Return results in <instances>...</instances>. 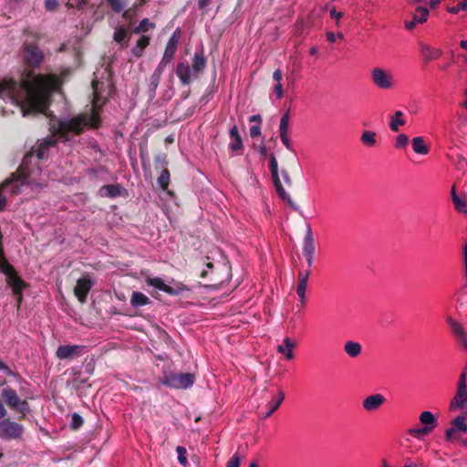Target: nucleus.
I'll list each match as a JSON object with an SVG mask.
<instances>
[{
  "label": "nucleus",
  "instance_id": "obj_1",
  "mask_svg": "<svg viewBox=\"0 0 467 467\" xmlns=\"http://www.w3.org/2000/svg\"><path fill=\"white\" fill-rule=\"evenodd\" d=\"M70 68H63L59 75L38 74L31 70L17 82L12 78L0 82V99H9L20 107L23 116L45 114L51 104V96L58 92L67 78Z\"/></svg>",
  "mask_w": 467,
  "mask_h": 467
},
{
  "label": "nucleus",
  "instance_id": "obj_2",
  "mask_svg": "<svg viewBox=\"0 0 467 467\" xmlns=\"http://www.w3.org/2000/svg\"><path fill=\"white\" fill-rule=\"evenodd\" d=\"M100 125L101 118L93 109L92 112H83L69 119H59L56 125L51 127L50 130L53 136H58L67 141L69 140V132L80 135L86 128L99 129Z\"/></svg>",
  "mask_w": 467,
  "mask_h": 467
},
{
  "label": "nucleus",
  "instance_id": "obj_3",
  "mask_svg": "<svg viewBox=\"0 0 467 467\" xmlns=\"http://www.w3.org/2000/svg\"><path fill=\"white\" fill-rule=\"evenodd\" d=\"M1 398L5 404L17 414V420H25L26 415L31 412L29 398L21 399L16 390L11 387L3 389Z\"/></svg>",
  "mask_w": 467,
  "mask_h": 467
},
{
  "label": "nucleus",
  "instance_id": "obj_4",
  "mask_svg": "<svg viewBox=\"0 0 467 467\" xmlns=\"http://www.w3.org/2000/svg\"><path fill=\"white\" fill-rule=\"evenodd\" d=\"M445 440L467 448V410L451 420L445 431Z\"/></svg>",
  "mask_w": 467,
  "mask_h": 467
},
{
  "label": "nucleus",
  "instance_id": "obj_5",
  "mask_svg": "<svg viewBox=\"0 0 467 467\" xmlns=\"http://www.w3.org/2000/svg\"><path fill=\"white\" fill-rule=\"evenodd\" d=\"M159 380L169 388L188 389L193 385L195 378L192 373L164 372Z\"/></svg>",
  "mask_w": 467,
  "mask_h": 467
},
{
  "label": "nucleus",
  "instance_id": "obj_6",
  "mask_svg": "<svg viewBox=\"0 0 467 467\" xmlns=\"http://www.w3.org/2000/svg\"><path fill=\"white\" fill-rule=\"evenodd\" d=\"M24 432V426L11 418L0 421V439L4 441H20Z\"/></svg>",
  "mask_w": 467,
  "mask_h": 467
},
{
  "label": "nucleus",
  "instance_id": "obj_7",
  "mask_svg": "<svg viewBox=\"0 0 467 467\" xmlns=\"http://www.w3.org/2000/svg\"><path fill=\"white\" fill-rule=\"evenodd\" d=\"M206 268L201 272V277L210 276L212 285H222L228 281L229 270L224 265L214 266L213 263H207Z\"/></svg>",
  "mask_w": 467,
  "mask_h": 467
},
{
  "label": "nucleus",
  "instance_id": "obj_8",
  "mask_svg": "<svg viewBox=\"0 0 467 467\" xmlns=\"http://www.w3.org/2000/svg\"><path fill=\"white\" fill-rule=\"evenodd\" d=\"M467 372L463 370L457 382V391L453 399L451 400L449 410L455 411L458 409H462L467 404V384H466Z\"/></svg>",
  "mask_w": 467,
  "mask_h": 467
},
{
  "label": "nucleus",
  "instance_id": "obj_9",
  "mask_svg": "<svg viewBox=\"0 0 467 467\" xmlns=\"http://www.w3.org/2000/svg\"><path fill=\"white\" fill-rule=\"evenodd\" d=\"M180 36L181 32L179 29H176L171 35V36L169 38L165 47L162 58L161 59L158 66L166 68L167 65L173 59L179 44Z\"/></svg>",
  "mask_w": 467,
  "mask_h": 467
},
{
  "label": "nucleus",
  "instance_id": "obj_10",
  "mask_svg": "<svg viewBox=\"0 0 467 467\" xmlns=\"http://www.w3.org/2000/svg\"><path fill=\"white\" fill-rule=\"evenodd\" d=\"M371 80L376 87L381 89H389L393 86L392 73L381 67H375L372 69Z\"/></svg>",
  "mask_w": 467,
  "mask_h": 467
},
{
  "label": "nucleus",
  "instance_id": "obj_11",
  "mask_svg": "<svg viewBox=\"0 0 467 467\" xmlns=\"http://www.w3.org/2000/svg\"><path fill=\"white\" fill-rule=\"evenodd\" d=\"M33 156H34L33 152H31V151L26 153L24 156L22 162H21L19 168L17 169L16 172L13 173L9 179L13 180V182H16V184L19 182H21L22 185L25 184L26 179L31 175V171L29 170V163H30Z\"/></svg>",
  "mask_w": 467,
  "mask_h": 467
},
{
  "label": "nucleus",
  "instance_id": "obj_12",
  "mask_svg": "<svg viewBox=\"0 0 467 467\" xmlns=\"http://www.w3.org/2000/svg\"><path fill=\"white\" fill-rule=\"evenodd\" d=\"M93 285L94 283L88 275H84L78 279L76 286L74 287V295L81 304L86 303L88 294Z\"/></svg>",
  "mask_w": 467,
  "mask_h": 467
},
{
  "label": "nucleus",
  "instance_id": "obj_13",
  "mask_svg": "<svg viewBox=\"0 0 467 467\" xmlns=\"http://www.w3.org/2000/svg\"><path fill=\"white\" fill-rule=\"evenodd\" d=\"M24 52V59L29 67H38L44 59L43 52L35 45H26Z\"/></svg>",
  "mask_w": 467,
  "mask_h": 467
},
{
  "label": "nucleus",
  "instance_id": "obj_14",
  "mask_svg": "<svg viewBox=\"0 0 467 467\" xmlns=\"http://www.w3.org/2000/svg\"><path fill=\"white\" fill-rule=\"evenodd\" d=\"M57 140L47 137L37 145L34 146L30 151L33 152V155H36L38 160H44L47 158L49 149L57 146Z\"/></svg>",
  "mask_w": 467,
  "mask_h": 467
},
{
  "label": "nucleus",
  "instance_id": "obj_15",
  "mask_svg": "<svg viewBox=\"0 0 467 467\" xmlns=\"http://www.w3.org/2000/svg\"><path fill=\"white\" fill-rule=\"evenodd\" d=\"M82 349L78 345H62L57 348L56 356L59 359L74 358L81 355Z\"/></svg>",
  "mask_w": 467,
  "mask_h": 467
},
{
  "label": "nucleus",
  "instance_id": "obj_16",
  "mask_svg": "<svg viewBox=\"0 0 467 467\" xmlns=\"http://www.w3.org/2000/svg\"><path fill=\"white\" fill-rule=\"evenodd\" d=\"M429 9L424 6H418L410 21H405L407 30H412L417 24H423L427 21Z\"/></svg>",
  "mask_w": 467,
  "mask_h": 467
},
{
  "label": "nucleus",
  "instance_id": "obj_17",
  "mask_svg": "<svg viewBox=\"0 0 467 467\" xmlns=\"http://www.w3.org/2000/svg\"><path fill=\"white\" fill-rule=\"evenodd\" d=\"M419 47L425 63L439 59L442 55L441 49L435 48L425 43H420Z\"/></svg>",
  "mask_w": 467,
  "mask_h": 467
},
{
  "label": "nucleus",
  "instance_id": "obj_18",
  "mask_svg": "<svg viewBox=\"0 0 467 467\" xmlns=\"http://www.w3.org/2000/svg\"><path fill=\"white\" fill-rule=\"evenodd\" d=\"M386 401L382 394L377 393L368 396L362 401V407L367 411H374L379 409Z\"/></svg>",
  "mask_w": 467,
  "mask_h": 467
},
{
  "label": "nucleus",
  "instance_id": "obj_19",
  "mask_svg": "<svg viewBox=\"0 0 467 467\" xmlns=\"http://www.w3.org/2000/svg\"><path fill=\"white\" fill-rule=\"evenodd\" d=\"M229 135L232 140L229 144L230 150L235 152L237 155H242L244 151V144L236 125H234L231 128Z\"/></svg>",
  "mask_w": 467,
  "mask_h": 467
},
{
  "label": "nucleus",
  "instance_id": "obj_20",
  "mask_svg": "<svg viewBox=\"0 0 467 467\" xmlns=\"http://www.w3.org/2000/svg\"><path fill=\"white\" fill-rule=\"evenodd\" d=\"M192 67L184 62H179L176 67V75L182 86L190 85L192 81L191 78Z\"/></svg>",
  "mask_w": 467,
  "mask_h": 467
},
{
  "label": "nucleus",
  "instance_id": "obj_21",
  "mask_svg": "<svg viewBox=\"0 0 467 467\" xmlns=\"http://www.w3.org/2000/svg\"><path fill=\"white\" fill-rule=\"evenodd\" d=\"M164 70H165L164 67L157 66L150 78L149 97L150 99H152L156 95V90H157L158 86L161 80V76H162Z\"/></svg>",
  "mask_w": 467,
  "mask_h": 467
},
{
  "label": "nucleus",
  "instance_id": "obj_22",
  "mask_svg": "<svg viewBox=\"0 0 467 467\" xmlns=\"http://www.w3.org/2000/svg\"><path fill=\"white\" fill-rule=\"evenodd\" d=\"M316 245L310 225H307L303 242V255L315 254Z\"/></svg>",
  "mask_w": 467,
  "mask_h": 467
},
{
  "label": "nucleus",
  "instance_id": "obj_23",
  "mask_svg": "<svg viewBox=\"0 0 467 467\" xmlns=\"http://www.w3.org/2000/svg\"><path fill=\"white\" fill-rule=\"evenodd\" d=\"M206 67V58L204 57L203 51L197 52L194 54L192 57V69L193 73V77L197 78L200 72H202Z\"/></svg>",
  "mask_w": 467,
  "mask_h": 467
},
{
  "label": "nucleus",
  "instance_id": "obj_24",
  "mask_svg": "<svg viewBox=\"0 0 467 467\" xmlns=\"http://www.w3.org/2000/svg\"><path fill=\"white\" fill-rule=\"evenodd\" d=\"M10 187L12 194H18L20 192L19 186L13 182V180L7 179L0 185V211H2L6 204V198L3 196L2 192L4 189Z\"/></svg>",
  "mask_w": 467,
  "mask_h": 467
},
{
  "label": "nucleus",
  "instance_id": "obj_25",
  "mask_svg": "<svg viewBox=\"0 0 467 467\" xmlns=\"http://www.w3.org/2000/svg\"><path fill=\"white\" fill-rule=\"evenodd\" d=\"M122 189L119 184H106L100 187L99 194L102 197L116 198L121 194Z\"/></svg>",
  "mask_w": 467,
  "mask_h": 467
},
{
  "label": "nucleus",
  "instance_id": "obj_26",
  "mask_svg": "<svg viewBox=\"0 0 467 467\" xmlns=\"http://www.w3.org/2000/svg\"><path fill=\"white\" fill-rule=\"evenodd\" d=\"M150 36H141L137 43L136 46L131 49V53L136 57H140L143 55L144 49L150 45Z\"/></svg>",
  "mask_w": 467,
  "mask_h": 467
},
{
  "label": "nucleus",
  "instance_id": "obj_27",
  "mask_svg": "<svg viewBox=\"0 0 467 467\" xmlns=\"http://www.w3.org/2000/svg\"><path fill=\"white\" fill-rule=\"evenodd\" d=\"M150 303V298L141 292L134 291L131 294L130 305L133 307H141Z\"/></svg>",
  "mask_w": 467,
  "mask_h": 467
},
{
  "label": "nucleus",
  "instance_id": "obj_28",
  "mask_svg": "<svg viewBox=\"0 0 467 467\" xmlns=\"http://www.w3.org/2000/svg\"><path fill=\"white\" fill-rule=\"evenodd\" d=\"M420 421L424 425V428L431 427V431L438 425V420L434 414L428 410L420 413Z\"/></svg>",
  "mask_w": 467,
  "mask_h": 467
},
{
  "label": "nucleus",
  "instance_id": "obj_29",
  "mask_svg": "<svg viewBox=\"0 0 467 467\" xmlns=\"http://www.w3.org/2000/svg\"><path fill=\"white\" fill-rule=\"evenodd\" d=\"M362 347L358 342L355 341H347L344 345V351L350 357V358H357L361 353Z\"/></svg>",
  "mask_w": 467,
  "mask_h": 467
},
{
  "label": "nucleus",
  "instance_id": "obj_30",
  "mask_svg": "<svg viewBox=\"0 0 467 467\" xmlns=\"http://www.w3.org/2000/svg\"><path fill=\"white\" fill-rule=\"evenodd\" d=\"M284 400L285 393L281 389H279L277 394L273 396L271 400L266 404L267 409L270 410V413H274L280 407Z\"/></svg>",
  "mask_w": 467,
  "mask_h": 467
},
{
  "label": "nucleus",
  "instance_id": "obj_31",
  "mask_svg": "<svg viewBox=\"0 0 467 467\" xmlns=\"http://www.w3.org/2000/svg\"><path fill=\"white\" fill-rule=\"evenodd\" d=\"M412 149L415 153L422 155L430 151V148L425 144L423 137H415L412 139Z\"/></svg>",
  "mask_w": 467,
  "mask_h": 467
},
{
  "label": "nucleus",
  "instance_id": "obj_32",
  "mask_svg": "<svg viewBox=\"0 0 467 467\" xmlns=\"http://www.w3.org/2000/svg\"><path fill=\"white\" fill-rule=\"evenodd\" d=\"M155 24L150 22L149 18H143L139 25L133 28L134 34L146 33L150 29L155 28Z\"/></svg>",
  "mask_w": 467,
  "mask_h": 467
},
{
  "label": "nucleus",
  "instance_id": "obj_33",
  "mask_svg": "<svg viewBox=\"0 0 467 467\" xmlns=\"http://www.w3.org/2000/svg\"><path fill=\"white\" fill-rule=\"evenodd\" d=\"M447 322L451 329L452 330V333L454 334L455 337H458V339L462 337H464V335L467 333L462 327V326L456 320L450 317L447 319Z\"/></svg>",
  "mask_w": 467,
  "mask_h": 467
},
{
  "label": "nucleus",
  "instance_id": "obj_34",
  "mask_svg": "<svg viewBox=\"0 0 467 467\" xmlns=\"http://www.w3.org/2000/svg\"><path fill=\"white\" fill-rule=\"evenodd\" d=\"M403 113L400 110H397L394 116L391 117V120L389 122V128L392 131H399V126L404 125L405 121L401 119Z\"/></svg>",
  "mask_w": 467,
  "mask_h": 467
},
{
  "label": "nucleus",
  "instance_id": "obj_35",
  "mask_svg": "<svg viewBox=\"0 0 467 467\" xmlns=\"http://www.w3.org/2000/svg\"><path fill=\"white\" fill-rule=\"evenodd\" d=\"M309 275H310V269H307L304 272L300 271L298 273L296 289H299V290L306 289Z\"/></svg>",
  "mask_w": 467,
  "mask_h": 467
},
{
  "label": "nucleus",
  "instance_id": "obj_36",
  "mask_svg": "<svg viewBox=\"0 0 467 467\" xmlns=\"http://www.w3.org/2000/svg\"><path fill=\"white\" fill-rule=\"evenodd\" d=\"M376 132L366 130L362 133L360 140L367 146L373 147L376 144Z\"/></svg>",
  "mask_w": 467,
  "mask_h": 467
},
{
  "label": "nucleus",
  "instance_id": "obj_37",
  "mask_svg": "<svg viewBox=\"0 0 467 467\" xmlns=\"http://www.w3.org/2000/svg\"><path fill=\"white\" fill-rule=\"evenodd\" d=\"M92 86H93L94 92H93V99H92V107H91L89 112H92V110L95 109L99 113V117H100V113L102 110V106L99 105V102L100 100V95L97 91L96 82H93Z\"/></svg>",
  "mask_w": 467,
  "mask_h": 467
},
{
  "label": "nucleus",
  "instance_id": "obj_38",
  "mask_svg": "<svg viewBox=\"0 0 467 467\" xmlns=\"http://www.w3.org/2000/svg\"><path fill=\"white\" fill-rule=\"evenodd\" d=\"M158 183L163 191L168 189L170 184V171L167 169H164L161 172L158 178Z\"/></svg>",
  "mask_w": 467,
  "mask_h": 467
},
{
  "label": "nucleus",
  "instance_id": "obj_39",
  "mask_svg": "<svg viewBox=\"0 0 467 467\" xmlns=\"http://www.w3.org/2000/svg\"><path fill=\"white\" fill-rule=\"evenodd\" d=\"M296 344L294 341H292L290 337H286L284 338L283 346L285 347V348H287V351L285 353L286 359L291 360L294 358L293 348L296 347Z\"/></svg>",
  "mask_w": 467,
  "mask_h": 467
},
{
  "label": "nucleus",
  "instance_id": "obj_40",
  "mask_svg": "<svg viewBox=\"0 0 467 467\" xmlns=\"http://www.w3.org/2000/svg\"><path fill=\"white\" fill-rule=\"evenodd\" d=\"M111 10L115 13H120L125 7L123 0H106Z\"/></svg>",
  "mask_w": 467,
  "mask_h": 467
},
{
  "label": "nucleus",
  "instance_id": "obj_41",
  "mask_svg": "<svg viewBox=\"0 0 467 467\" xmlns=\"http://www.w3.org/2000/svg\"><path fill=\"white\" fill-rule=\"evenodd\" d=\"M289 120H290V111L287 109L284 115L281 117L280 123H279V132H285L287 131L289 127Z\"/></svg>",
  "mask_w": 467,
  "mask_h": 467
},
{
  "label": "nucleus",
  "instance_id": "obj_42",
  "mask_svg": "<svg viewBox=\"0 0 467 467\" xmlns=\"http://www.w3.org/2000/svg\"><path fill=\"white\" fill-rule=\"evenodd\" d=\"M127 35V29L123 26H119L114 31L113 40L117 43H121L126 38Z\"/></svg>",
  "mask_w": 467,
  "mask_h": 467
},
{
  "label": "nucleus",
  "instance_id": "obj_43",
  "mask_svg": "<svg viewBox=\"0 0 467 467\" xmlns=\"http://www.w3.org/2000/svg\"><path fill=\"white\" fill-rule=\"evenodd\" d=\"M83 423L84 420L78 413L75 412L72 414L70 422V428L72 430H78L80 427H82Z\"/></svg>",
  "mask_w": 467,
  "mask_h": 467
},
{
  "label": "nucleus",
  "instance_id": "obj_44",
  "mask_svg": "<svg viewBox=\"0 0 467 467\" xmlns=\"http://www.w3.org/2000/svg\"><path fill=\"white\" fill-rule=\"evenodd\" d=\"M452 202L459 213H467V203L464 200L461 199L459 196H454Z\"/></svg>",
  "mask_w": 467,
  "mask_h": 467
},
{
  "label": "nucleus",
  "instance_id": "obj_45",
  "mask_svg": "<svg viewBox=\"0 0 467 467\" xmlns=\"http://www.w3.org/2000/svg\"><path fill=\"white\" fill-rule=\"evenodd\" d=\"M176 452L178 455L177 458H178V462H180V464H182V466H186L188 464V460L186 457V454H187L186 449L182 446H177Z\"/></svg>",
  "mask_w": 467,
  "mask_h": 467
},
{
  "label": "nucleus",
  "instance_id": "obj_46",
  "mask_svg": "<svg viewBox=\"0 0 467 467\" xmlns=\"http://www.w3.org/2000/svg\"><path fill=\"white\" fill-rule=\"evenodd\" d=\"M146 283L147 285H151L155 288H158L159 290L162 291L164 286H165V283L163 282V280L160 277H153V278H147L146 279Z\"/></svg>",
  "mask_w": 467,
  "mask_h": 467
},
{
  "label": "nucleus",
  "instance_id": "obj_47",
  "mask_svg": "<svg viewBox=\"0 0 467 467\" xmlns=\"http://www.w3.org/2000/svg\"><path fill=\"white\" fill-rule=\"evenodd\" d=\"M431 432V427L430 428H420V429H410L409 433L412 437L419 438L420 436L426 435Z\"/></svg>",
  "mask_w": 467,
  "mask_h": 467
},
{
  "label": "nucleus",
  "instance_id": "obj_48",
  "mask_svg": "<svg viewBox=\"0 0 467 467\" xmlns=\"http://www.w3.org/2000/svg\"><path fill=\"white\" fill-rule=\"evenodd\" d=\"M409 142V137L406 134H400L395 142V148H405Z\"/></svg>",
  "mask_w": 467,
  "mask_h": 467
},
{
  "label": "nucleus",
  "instance_id": "obj_49",
  "mask_svg": "<svg viewBox=\"0 0 467 467\" xmlns=\"http://www.w3.org/2000/svg\"><path fill=\"white\" fill-rule=\"evenodd\" d=\"M461 10H467V1L466 0H462L456 5L448 8V11L451 14H457Z\"/></svg>",
  "mask_w": 467,
  "mask_h": 467
},
{
  "label": "nucleus",
  "instance_id": "obj_50",
  "mask_svg": "<svg viewBox=\"0 0 467 467\" xmlns=\"http://www.w3.org/2000/svg\"><path fill=\"white\" fill-rule=\"evenodd\" d=\"M137 5H133L129 9L125 10L122 14V17L126 20H132L136 16Z\"/></svg>",
  "mask_w": 467,
  "mask_h": 467
},
{
  "label": "nucleus",
  "instance_id": "obj_51",
  "mask_svg": "<svg viewBox=\"0 0 467 467\" xmlns=\"http://www.w3.org/2000/svg\"><path fill=\"white\" fill-rule=\"evenodd\" d=\"M280 140L288 150H291V151L294 150L292 143L288 138L287 131L280 132Z\"/></svg>",
  "mask_w": 467,
  "mask_h": 467
},
{
  "label": "nucleus",
  "instance_id": "obj_52",
  "mask_svg": "<svg viewBox=\"0 0 467 467\" xmlns=\"http://www.w3.org/2000/svg\"><path fill=\"white\" fill-rule=\"evenodd\" d=\"M166 155L165 154H160V155H157L155 158H154V162H155V168L156 169H159V168H161L165 165H167V161H166Z\"/></svg>",
  "mask_w": 467,
  "mask_h": 467
},
{
  "label": "nucleus",
  "instance_id": "obj_53",
  "mask_svg": "<svg viewBox=\"0 0 467 467\" xmlns=\"http://www.w3.org/2000/svg\"><path fill=\"white\" fill-rule=\"evenodd\" d=\"M240 457L238 454H234L226 463V467H239Z\"/></svg>",
  "mask_w": 467,
  "mask_h": 467
},
{
  "label": "nucleus",
  "instance_id": "obj_54",
  "mask_svg": "<svg viewBox=\"0 0 467 467\" xmlns=\"http://www.w3.org/2000/svg\"><path fill=\"white\" fill-rule=\"evenodd\" d=\"M269 169L270 171H278V164L274 153L269 154Z\"/></svg>",
  "mask_w": 467,
  "mask_h": 467
},
{
  "label": "nucleus",
  "instance_id": "obj_55",
  "mask_svg": "<svg viewBox=\"0 0 467 467\" xmlns=\"http://www.w3.org/2000/svg\"><path fill=\"white\" fill-rule=\"evenodd\" d=\"M58 6L57 0H45V7L47 11H54Z\"/></svg>",
  "mask_w": 467,
  "mask_h": 467
},
{
  "label": "nucleus",
  "instance_id": "obj_56",
  "mask_svg": "<svg viewBox=\"0 0 467 467\" xmlns=\"http://www.w3.org/2000/svg\"><path fill=\"white\" fill-rule=\"evenodd\" d=\"M0 370H2L6 376H14L15 375V373L12 371V369L1 359H0Z\"/></svg>",
  "mask_w": 467,
  "mask_h": 467
},
{
  "label": "nucleus",
  "instance_id": "obj_57",
  "mask_svg": "<svg viewBox=\"0 0 467 467\" xmlns=\"http://www.w3.org/2000/svg\"><path fill=\"white\" fill-rule=\"evenodd\" d=\"M275 188L278 195L280 196V198H282V200H285L286 198H288L289 194L285 191L282 184L277 185Z\"/></svg>",
  "mask_w": 467,
  "mask_h": 467
},
{
  "label": "nucleus",
  "instance_id": "obj_58",
  "mask_svg": "<svg viewBox=\"0 0 467 467\" xmlns=\"http://www.w3.org/2000/svg\"><path fill=\"white\" fill-rule=\"evenodd\" d=\"M261 135V127L260 125H254L250 128V136L252 138H255Z\"/></svg>",
  "mask_w": 467,
  "mask_h": 467
},
{
  "label": "nucleus",
  "instance_id": "obj_59",
  "mask_svg": "<svg viewBox=\"0 0 467 467\" xmlns=\"http://www.w3.org/2000/svg\"><path fill=\"white\" fill-rule=\"evenodd\" d=\"M274 91L276 94L277 99H281L284 96L283 85L281 83H276L274 86Z\"/></svg>",
  "mask_w": 467,
  "mask_h": 467
},
{
  "label": "nucleus",
  "instance_id": "obj_60",
  "mask_svg": "<svg viewBox=\"0 0 467 467\" xmlns=\"http://www.w3.org/2000/svg\"><path fill=\"white\" fill-rule=\"evenodd\" d=\"M330 16H331V18L336 19L337 24H338V21L343 17V13H342V12H337V11L336 10V8H335V7H333V8L330 10Z\"/></svg>",
  "mask_w": 467,
  "mask_h": 467
},
{
  "label": "nucleus",
  "instance_id": "obj_61",
  "mask_svg": "<svg viewBox=\"0 0 467 467\" xmlns=\"http://www.w3.org/2000/svg\"><path fill=\"white\" fill-rule=\"evenodd\" d=\"M282 78H283L282 70L280 68L275 69L273 73V79L276 83H281Z\"/></svg>",
  "mask_w": 467,
  "mask_h": 467
},
{
  "label": "nucleus",
  "instance_id": "obj_62",
  "mask_svg": "<svg viewBox=\"0 0 467 467\" xmlns=\"http://www.w3.org/2000/svg\"><path fill=\"white\" fill-rule=\"evenodd\" d=\"M4 403L5 402L3 401V400H0V421L6 419L7 415V410L5 409Z\"/></svg>",
  "mask_w": 467,
  "mask_h": 467
},
{
  "label": "nucleus",
  "instance_id": "obj_63",
  "mask_svg": "<svg viewBox=\"0 0 467 467\" xmlns=\"http://www.w3.org/2000/svg\"><path fill=\"white\" fill-rule=\"evenodd\" d=\"M271 176H272V180H273L275 187L282 184L280 178H279L278 171H271Z\"/></svg>",
  "mask_w": 467,
  "mask_h": 467
},
{
  "label": "nucleus",
  "instance_id": "obj_64",
  "mask_svg": "<svg viewBox=\"0 0 467 467\" xmlns=\"http://www.w3.org/2000/svg\"><path fill=\"white\" fill-rule=\"evenodd\" d=\"M89 0H74L76 8L84 9V7L88 4Z\"/></svg>",
  "mask_w": 467,
  "mask_h": 467
}]
</instances>
